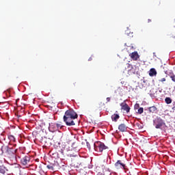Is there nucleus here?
<instances>
[{"mask_svg":"<svg viewBox=\"0 0 175 175\" xmlns=\"http://www.w3.org/2000/svg\"><path fill=\"white\" fill-rule=\"evenodd\" d=\"M79 115L73 109H68L66 111L63 117V121L67 126H74L76 125L75 120H77Z\"/></svg>","mask_w":175,"mask_h":175,"instance_id":"nucleus-1","label":"nucleus"},{"mask_svg":"<svg viewBox=\"0 0 175 175\" xmlns=\"http://www.w3.org/2000/svg\"><path fill=\"white\" fill-rule=\"evenodd\" d=\"M1 152L3 157H6L11 161H16V149L3 145L1 146Z\"/></svg>","mask_w":175,"mask_h":175,"instance_id":"nucleus-2","label":"nucleus"},{"mask_svg":"<svg viewBox=\"0 0 175 175\" xmlns=\"http://www.w3.org/2000/svg\"><path fill=\"white\" fill-rule=\"evenodd\" d=\"M108 148H109L106 146L103 142H98L94 144V150L98 152H103L104 150H107Z\"/></svg>","mask_w":175,"mask_h":175,"instance_id":"nucleus-3","label":"nucleus"},{"mask_svg":"<svg viewBox=\"0 0 175 175\" xmlns=\"http://www.w3.org/2000/svg\"><path fill=\"white\" fill-rule=\"evenodd\" d=\"M163 125H166L165 122H163V120L161 118H157L156 122H155V128L156 129H161Z\"/></svg>","mask_w":175,"mask_h":175,"instance_id":"nucleus-4","label":"nucleus"},{"mask_svg":"<svg viewBox=\"0 0 175 175\" xmlns=\"http://www.w3.org/2000/svg\"><path fill=\"white\" fill-rule=\"evenodd\" d=\"M120 106L121 109L124 110V111H126V113H129V111H131V107H129V105H128V104H126V103H125V101L120 103Z\"/></svg>","mask_w":175,"mask_h":175,"instance_id":"nucleus-5","label":"nucleus"},{"mask_svg":"<svg viewBox=\"0 0 175 175\" xmlns=\"http://www.w3.org/2000/svg\"><path fill=\"white\" fill-rule=\"evenodd\" d=\"M115 167L116 169H124L126 167V165L124 163H122L121 160H118L116 163H115Z\"/></svg>","mask_w":175,"mask_h":175,"instance_id":"nucleus-6","label":"nucleus"},{"mask_svg":"<svg viewBox=\"0 0 175 175\" xmlns=\"http://www.w3.org/2000/svg\"><path fill=\"white\" fill-rule=\"evenodd\" d=\"M129 57L133 61H137V59L140 58V56H139V53H137V52L136 51L130 53Z\"/></svg>","mask_w":175,"mask_h":175,"instance_id":"nucleus-7","label":"nucleus"},{"mask_svg":"<svg viewBox=\"0 0 175 175\" xmlns=\"http://www.w3.org/2000/svg\"><path fill=\"white\" fill-rule=\"evenodd\" d=\"M29 162V157L28 156H25L21 159V163H22L23 165H27Z\"/></svg>","mask_w":175,"mask_h":175,"instance_id":"nucleus-8","label":"nucleus"},{"mask_svg":"<svg viewBox=\"0 0 175 175\" xmlns=\"http://www.w3.org/2000/svg\"><path fill=\"white\" fill-rule=\"evenodd\" d=\"M1 111H5V110H8L9 109V103L8 102H3L1 103Z\"/></svg>","mask_w":175,"mask_h":175,"instance_id":"nucleus-9","label":"nucleus"},{"mask_svg":"<svg viewBox=\"0 0 175 175\" xmlns=\"http://www.w3.org/2000/svg\"><path fill=\"white\" fill-rule=\"evenodd\" d=\"M118 129L120 131V132H126V129H128V127L126 125H125V124H121L119 125Z\"/></svg>","mask_w":175,"mask_h":175,"instance_id":"nucleus-10","label":"nucleus"},{"mask_svg":"<svg viewBox=\"0 0 175 175\" xmlns=\"http://www.w3.org/2000/svg\"><path fill=\"white\" fill-rule=\"evenodd\" d=\"M165 75L170 76V79L175 83V75L173 72H169L167 70L165 71Z\"/></svg>","mask_w":175,"mask_h":175,"instance_id":"nucleus-11","label":"nucleus"},{"mask_svg":"<svg viewBox=\"0 0 175 175\" xmlns=\"http://www.w3.org/2000/svg\"><path fill=\"white\" fill-rule=\"evenodd\" d=\"M149 76H150V77L157 76V70H155V68H151L149 71Z\"/></svg>","mask_w":175,"mask_h":175,"instance_id":"nucleus-12","label":"nucleus"},{"mask_svg":"<svg viewBox=\"0 0 175 175\" xmlns=\"http://www.w3.org/2000/svg\"><path fill=\"white\" fill-rule=\"evenodd\" d=\"M120 118V115L117 113H114L111 116V120L112 121H114L115 122H117L118 120Z\"/></svg>","mask_w":175,"mask_h":175,"instance_id":"nucleus-13","label":"nucleus"},{"mask_svg":"<svg viewBox=\"0 0 175 175\" xmlns=\"http://www.w3.org/2000/svg\"><path fill=\"white\" fill-rule=\"evenodd\" d=\"M49 128L53 131H58L56 123H52L51 124H50Z\"/></svg>","mask_w":175,"mask_h":175,"instance_id":"nucleus-14","label":"nucleus"},{"mask_svg":"<svg viewBox=\"0 0 175 175\" xmlns=\"http://www.w3.org/2000/svg\"><path fill=\"white\" fill-rule=\"evenodd\" d=\"M60 147V152L61 154H64V151H65L66 148V144H63L61 145Z\"/></svg>","mask_w":175,"mask_h":175,"instance_id":"nucleus-15","label":"nucleus"},{"mask_svg":"<svg viewBox=\"0 0 175 175\" xmlns=\"http://www.w3.org/2000/svg\"><path fill=\"white\" fill-rule=\"evenodd\" d=\"M66 152H68V151H72V146L69 144H66Z\"/></svg>","mask_w":175,"mask_h":175,"instance_id":"nucleus-16","label":"nucleus"},{"mask_svg":"<svg viewBox=\"0 0 175 175\" xmlns=\"http://www.w3.org/2000/svg\"><path fill=\"white\" fill-rule=\"evenodd\" d=\"M150 113H155L157 110V107L152 106L148 108Z\"/></svg>","mask_w":175,"mask_h":175,"instance_id":"nucleus-17","label":"nucleus"},{"mask_svg":"<svg viewBox=\"0 0 175 175\" xmlns=\"http://www.w3.org/2000/svg\"><path fill=\"white\" fill-rule=\"evenodd\" d=\"M56 126L57 128V131H59V129H62V128H64L62 122H59L58 123H56Z\"/></svg>","mask_w":175,"mask_h":175,"instance_id":"nucleus-18","label":"nucleus"},{"mask_svg":"<svg viewBox=\"0 0 175 175\" xmlns=\"http://www.w3.org/2000/svg\"><path fill=\"white\" fill-rule=\"evenodd\" d=\"M6 172H8V168L6 167H5L4 165H1V173L2 174H5V173H6Z\"/></svg>","mask_w":175,"mask_h":175,"instance_id":"nucleus-19","label":"nucleus"},{"mask_svg":"<svg viewBox=\"0 0 175 175\" xmlns=\"http://www.w3.org/2000/svg\"><path fill=\"white\" fill-rule=\"evenodd\" d=\"M165 102L167 103V105H170V103H172V98L167 97L165 98Z\"/></svg>","mask_w":175,"mask_h":175,"instance_id":"nucleus-20","label":"nucleus"},{"mask_svg":"<svg viewBox=\"0 0 175 175\" xmlns=\"http://www.w3.org/2000/svg\"><path fill=\"white\" fill-rule=\"evenodd\" d=\"M143 111H144V109L143 107L138 109V114H143Z\"/></svg>","mask_w":175,"mask_h":175,"instance_id":"nucleus-21","label":"nucleus"},{"mask_svg":"<svg viewBox=\"0 0 175 175\" xmlns=\"http://www.w3.org/2000/svg\"><path fill=\"white\" fill-rule=\"evenodd\" d=\"M10 139H11L12 142H16V138L13 135L10 136Z\"/></svg>","mask_w":175,"mask_h":175,"instance_id":"nucleus-22","label":"nucleus"},{"mask_svg":"<svg viewBox=\"0 0 175 175\" xmlns=\"http://www.w3.org/2000/svg\"><path fill=\"white\" fill-rule=\"evenodd\" d=\"M47 168H48V169H50L51 170H54V167H53V166L51 165H47Z\"/></svg>","mask_w":175,"mask_h":175,"instance_id":"nucleus-23","label":"nucleus"},{"mask_svg":"<svg viewBox=\"0 0 175 175\" xmlns=\"http://www.w3.org/2000/svg\"><path fill=\"white\" fill-rule=\"evenodd\" d=\"M159 81L161 83H163V81H166V78H163V79H160Z\"/></svg>","mask_w":175,"mask_h":175,"instance_id":"nucleus-24","label":"nucleus"},{"mask_svg":"<svg viewBox=\"0 0 175 175\" xmlns=\"http://www.w3.org/2000/svg\"><path fill=\"white\" fill-rule=\"evenodd\" d=\"M118 92H120V91H122V89L121 88H118L117 89Z\"/></svg>","mask_w":175,"mask_h":175,"instance_id":"nucleus-25","label":"nucleus"},{"mask_svg":"<svg viewBox=\"0 0 175 175\" xmlns=\"http://www.w3.org/2000/svg\"><path fill=\"white\" fill-rule=\"evenodd\" d=\"M110 100H111L110 97H107V102H110Z\"/></svg>","mask_w":175,"mask_h":175,"instance_id":"nucleus-26","label":"nucleus"},{"mask_svg":"<svg viewBox=\"0 0 175 175\" xmlns=\"http://www.w3.org/2000/svg\"><path fill=\"white\" fill-rule=\"evenodd\" d=\"M137 107H139V104L135 105V109H136Z\"/></svg>","mask_w":175,"mask_h":175,"instance_id":"nucleus-27","label":"nucleus"},{"mask_svg":"<svg viewBox=\"0 0 175 175\" xmlns=\"http://www.w3.org/2000/svg\"><path fill=\"white\" fill-rule=\"evenodd\" d=\"M5 131H3L2 133H1V136H5Z\"/></svg>","mask_w":175,"mask_h":175,"instance_id":"nucleus-28","label":"nucleus"},{"mask_svg":"<svg viewBox=\"0 0 175 175\" xmlns=\"http://www.w3.org/2000/svg\"><path fill=\"white\" fill-rule=\"evenodd\" d=\"M88 61H92V57H90Z\"/></svg>","mask_w":175,"mask_h":175,"instance_id":"nucleus-29","label":"nucleus"},{"mask_svg":"<svg viewBox=\"0 0 175 175\" xmlns=\"http://www.w3.org/2000/svg\"><path fill=\"white\" fill-rule=\"evenodd\" d=\"M172 110H174V111H175V105L172 107Z\"/></svg>","mask_w":175,"mask_h":175,"instance_id":"nucleus-30","label":"nucleus"},{"mask_svg":"<svg viewBox=\"0 0 175 175\" xmlns=\"http://www.w3.org/2000/svg\"><path fill=\"white\" fill-rule=\"evenodd\" d=\"M148 23H151V19H148Z\"/></svg>","mask_w":175,"mask_h":175,"instance_id":"nucleus-31","label":"nucleus"},{"mask_svg":"<svg viewBox=\"0 0 175 175\" xmlns=\"http://www.w3.org/2000/svg\"><path fill=\"white\" fill-rule=\"evenodd\" d=\"M5 139H6V138H5V136H4V137H3V140H5Z\"/></svg>","mask_w":175,"mask_h":175,"instance_id":"nucleus-32","label":"nucleus"},{"mask_svg":"<svg viewBox=\"0 0 175 175\" xmlns=\"http://www.w3.org/2000/svg\"><path fill=\"white\" fill-rule=\"evenodd\" d=\"M5 114H6V116H8V113L7 112L5 113Z\"/></svg>","mask_w":175,"mask_h":175,"instance_id":"nucleus-33","label":"nucleus"}]
</instances>
